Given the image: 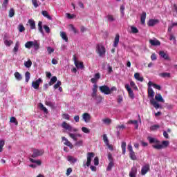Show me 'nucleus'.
Returning a JSON list of instances; mask_svg holds the SVG:
<instances>
[{
    "label": "nucleus",
    "instance_id": "1",
    "mask_svg": "<svg viewBox=\"0 0 177 177\" xmlns=\"http://www.w3.org/2000/svg\"><path fill=\"white\" fill-rule=\"evenodd\" d=\"M147 140H149V143L151 145L154 143L155 145H152L153 149L156 150H161L162 149H165L168 147L169 145V141H162V144L157 138H152V137H147Z\"/></svg>",
    "mask_w": 177,
    "mask_h": 177
},
{
    "label": "nucleus",
    "instance_id": "2",
    "mask_svg": "<svg viewBox=\"0 0 177 177\" xmlns=\"http://www.w3.org/2000/svg\"><path fill=\"white\" fill-rule=\"evenodd\" d=\"M35 48V50H38V49H39V44H38V41H27L25 44V48H26V49H31V48Z\"/></svg>",
    "mask_w": 177,
    "mask_h": 177
},
{
    "label": "nucleus",
    "instance_id": "3",
    "mask_svg": "<svg viewBox=\"0 0 177 177\" xmlns=\"http://www.w3.org/2000/svg\"><path fill=\"white\" fill-rule=\"evenodd\" d=\"M97 53L99 55L100 57H103L106 55V48L102 44L97 45Z\"/></svg>",
    "mask_w": 177,
    "mask_h": 177
},
{
    "label": "nucleus",
    "instance_id": "4",
    "mask_svg": "<svg viewBox=\"0 0 177 177\" xmlns=\"http://www.w3.org/2000/svg\"><path fill=\"white\" fill-rule=\"evenodd\" d=\"M44 153L45 151H44V149H34L32 157V158H37V157H41V156H44Z\"/></svg>",
    "mask_w": 177,
    "mask_h": 177
},
{
    "label": "nucleus",
    "instance_id": "5",
    "mask_svg": "<svg viewBox=\"0 0 177 177\" xmlns=\"http://www.w3.org/2000/svg\"><path fill=\"white\" fill-rule=\"evenodd\" d=\"M99 88L100 92L104 93V95H110V87L107 85L100 86Z\"/></svg>",
    "mask_w": 177,
    "mask_h": 177
},
{
    "label": "nucleus",
    "instance_id": "6",
    "mask_svg": "<svg viewBox=\"0 0 177 177\" xmlns=\"http://www.w3.org/2000/svg\"><path fill=\"white\" fill-rule=\"evenodd\" d=\"M95 157V153L93 152H88L87 153V162L86 163V167H89L91 165V162H92V158Z\"/></svg>",
    "mask_w": 177,
    "mask_h": 177
},
{
    "label": "nucleus",
    "instance_id": "7",
    "mask_svg": "<svg viewBox=\"0 0 177 177\" xmlns=\"http://www.w3.org/2000/svg\"><path fill=\"white\" fill-rule=\"evenodd\" d=\"M73 60H74V63H75V65L77 67V68H81V70H83L84 63L78 62L77 60V57L75 55H73Z\"/></svg>",
    "mask_w": 177,
    "mask_h": 177
},
{
    "label": "nucleus",
    "instance_id": "8",
    "mask_svg": "<svg viewBox=\"0 0 177 177\" xmlns=\"http://www.w3.org/2000/svg\"><path fill=\"white\" fill-rule=\"evenodd\" d=\"M125 88L127 89V91L129 93V97H131V99H134L135 94L133 93V91H132V88H131V87H129V84H125Z\"/></svg>",
    "mask_w": 177,
    "mask_h": 177
},
{
    "label": "nucleus",
    "instance_id": "9",
    "mask_svg": "<svg viewBox=\"0 0 177 177\" xmlns=\"http://www.w3.org/2000/svg\"><path fill=\"white\" fill-rule=\"evenodd\" d=\"M150 171V165L147 164L144 165L141 169V175L145 176Z\"/></svg>",
    "mask_w": 177,
    "mask_h": 177
},
{
    "label": "nucleus",
    "instance_id": "10",
    "mask_svg": "<svg viewBox=\"0 0 177 177\" xmlns=\"http://www.w3.org/2000/svg\"><path fill=\"white\" fill-rule=\"evenodd\" d=\"M62 127L64 128V129H66V131L73 132V127L66 122H62Z\"/></svg>",
    "mask_w": 177,
    "mask_h": 177
},
{
    "label": "nucleus",
    "instance_id": "11",
    "mask_svg": "<svg viewBox=\"0 0 177 177\" xmlns=\"http://www.w3.org/2000/svg\"><path fill=\"white\" fill-rule=\"evenodd\" d=\"M62 139L64 141V145H65V146H68L71 149H74L73 143H71V142H70L66 137H62Z\"/></svg>",
    "mask_w": 177,
    "mask_h": 177
},
{
    "label": "nucleus",
    "instance_id": "12",
    "mask_svg": "<svg viewBox=\"0 0 177 177\" xmlns=\"http://www.w3.org/2000/svg\"><path fill=\"white\" fill-rule=\"evenodd\" d=\"M42 82V79L39 78L37 80L32 82V86L34 89H39V84Z\"/></svg>",
    "mask_w": 177,
    "mask_h": 177
},
{
    "label": "nucleus",
    "instance_id": "13",
    "mask_svg": "<svg viewBox=\"0 0 177 177\" xmlns=\"http://www.w3.org/2000/svg\"><path fill=\"white\" fill-rule=\"evenodd\" d=\"M68 136H70V138L73 139V140H74L75 142H77V140H78V138H82V134H80V133L74 134V133H68Z\"/></svg>",
    "mask_w": 177,
    "mask_h": 177
},
{
    "label": "nucleus",
    "instance_id": "14",
    "mask_svg": "<svg viewBox=\"0 0 177 177\" xmlns=\"http://www.w3.org/2000/svg\"><path fill=\"white\" fill-rule=\"evenodd\" d=\"M82 118L86 123H88V122H91V119L92 118L91 117V114L88 113H84L82 114Z\"/></svg>",
    "mask_w": 177,
    "mask_h": 177
},
{
    "label": "nucleus",
    "instance_id": "15",
    "mask_svg": "<svg viewBox=\"0 0 177 177\" xmlns=\"http://www.w3.org/2000/svg\"><path fill=\"white\" fill-rule=\"evenodd\" d=\"M92 91H93V93L91 94V96L93 99H95V97H97V84L93 85Z\"/></svg>",
    "mask_w": 177,
    "mask_h": 177
},
{
    "label": "nucleus",
    "instance_id": "16",
    "mask_svg": "<svg viewBox=\"0 0 177 177\" xmlns=\"http://www.w3.org/2000/svg\"><path fill=\"white\" fill-rule=\"evenodd\" d=\"M149 44L152 46H160V45H161V42L159 40H157V39H150L149 40Z\"/></svg>",
    "mask_w": 177,
    "mask_h": 177
},
{
    "label": "nucleus",
    "instance_id": "17",
    "mask_svg": "<svg viewBox=\"0 0 177 177\" xmlns=\"http://www.w3.org/2000/svg\"><path fill=\"white\" fill-rule=\"evenodd\" d=\"M154 91L150 86L148 87V97H151V100L154 99Z\"/></svg>",
    "mask_w": 177,
    "mask_h": 177
},
{
    "label": "nucleus",
    "instance_id": "18",
    "mask_svg": "<svg viewBox=\"0 0 177 177\" xmlns=\"http://www.w3.org/2000/svg\"><path fill=\"white\" fill-rule=\"evenodd\" d=\"M137 172H138V169H136V167H132L129 172V176L130 177H136Z\"/></svg>",
    "mask_w": 177,
    "mask_h": 177
},
{
    "label": "nucleus",
    "instance_id": "19",
    "mask_svg": "<svg viewBox=\"0 0 177 177\" xmlns=\"http://www.w3.org/2000/svg\"><path fill=\"white\" fill-rule=\"evenodd\" d=\"M150 103H151V104H152V106H153V107L156 110L158 109H160V104H158V102H157V101H156V100H154V99L150 100Z\"/></svg>",
    "mask_w": 177,
    "mask_h": 177
},
{
    "label": "nucleus",
    "instance_id": "20",
    "mask_svg": "<svg viewBox=\"0 0 177 177\" xmlns=\"http://www.w3.org/2000/svg\"><path fill=\"white\" fill-rule=\"evenodd\" d=\"M118 42H120V35L116 34V35L115 37L114 42H113L114 48H117L118 46Z\"/></svg>",
    "mask_w": 177,
    "mask_h": 177
},
{
    "label": "nucleus",
    "instance_id": "21",
    "mask_svg": "<svg viewBox=\"0 0 177 177\" xmlns=\"http://www.w3.org/2000/svg\"><path fill=\"white\" fill-rule=\"evenodd\" d=\"M61 38L65 41V42H68V37H67V34L66 32L61 31L59 32Z\"/></svg>",
    "mask_w": 177,
    "mask_h": 177
},
{
    "label": "nucleus",
    "instance_id": "22",
    "mask_svg": "<svg viewBox=\"0 0 177 177\" xmlns=\"http://www.w3.org/2000/svg\"><path fill=\"white\" fill-rule=\"evenodd\" d=\"M148 86H153V88H155V89H158V91H161V86L157 84H154L151 82H149L148 83Z\"/></svg>",
    "mask_w": 177,
    "mask_h": 177
},
{
    "label": "nucleus",
    "instance_id": "23",
    "mask_svg": "<svg viewBox=\"0 0 177 177\" xmlns=\"http://www.w3.org/2000/svg\"><path fill=\"white\" fill-rule=\"evenodd\" d=\"M157 23H158V19H150L148 21V26L149 27H153V26H156V24H157Z\"/></svg>",
    "mask_w": 177,
    "mask_h": 177
},
{
    "label": "nucleus",
    "instance_id": "24",
    "mask_svg": "<svg viewBox=\"0 0 177 177\" xmlns=\"http://www.w3.org/2000/svg\"><path fill=\"white\" fill-rule=\"evenodd\" d=\"M155 100H157V102H160L161 103H164V102H165L164 100V98H162V96L161 95V94H156L155 95Z\"/></svg>",
    "mask_w": 177,
    "mask_h": 177
},
{
    "label": "nucleus",
    "instance_id": "25",
    "mask_svg": "<svg viewBox=\"0 0 177 177\" xmlns=\"http://www.w3.org/2000/svg\"><path fill=\"white\" fill-rule=\"evenodd\" d=\"M159 55L160 57H162V59H165V60H169V56L168 54L165 53L164 51L159 52Z\"/></svg>",
    "mask_w": 177,
    "mask_h": 177
},
{
    "label": "nucleus",
    "instance_id": "26",
    "mask_svg": "<svg viewBox=\"0 0 177 177\" xmlns=\"http://www.w3.org/2000/svg\"><path fill=\"white\" fill-rule=\"evenodd\" d=\"M28 23L30 24V30H35L37 27L35 26V21L32 19H29Z\"/></svg>",
    "mask_w": 177,
    "mask_h": 177
},
{
    "label": "nucleus",
    "instance_id": "27",
    "mask_svg": "<svg viewBox=\"0 0 177 177\" xmlns=\"http://www.w3.org/2000/svg\"><path fill=\"white\" fill-rule=\"evenodd\" d=\"M146 12H143L140 16L141 24H145V23H146Z\"/></svg>",
    "mask_w": 177,
    "mask_h": 177
},
{
    "label": "nucleus",
    "instance_id": "28",
    "mask_svg": "<svg viewBox=\"0 0 177 177\" xmlns=\"http://www.w3.org/2000/svg\"><path fill=\"white\" fill-rule=\"evenodd\" d=\"M14 75L17 81H21L23 80V76L19 72H15Z\"/></svg>",
    "mask_w": 177,
    "mask_h": 177
},
{
    "label": "nucleus",
    "instance_id": "29",
    "mask_svg": "<svg viewBox=\"0 0 177 177\" xmlns=\"http://www.w3.org/2000/svg\"><path fill=\"white\" fill-rule=\"evenodd\" d=\"M41 15L44 17L48 19V20H52V17L49 15V13L46 10L41 11Z\"/></svg>",
    "mask_w": 177,
    "mask_h": 177
},
{
    "label": "nucleus",
    "instance_id": "30",
    "mask_svg": "<svg viewBox=\"0 0 177 177\" xmlns=\"http://www.w3.org/2000/svg\"><path fill=\"white\" fill-rule=\"evenodd\" d=\"M19 48H20V43L19 41H17L15 43V46L12 50V52L14 53H17V52L19 51Z\"/></svg>",
    "mask_w": 177,
    "mask_h": 177
},
{
    "label": "nucleus",
    "instance_id": "31",
    "mask_svg": "<svg viewBox=\"0 0 177 177\" xmlns=\"http://www.w3.org/2000/svg\"><path fill=\"white\" fill-rule=\"evenodd\" d=\"M57 82V77L53 76V77L50 79V82H49V83H48V85H49L50 86H52V85H53V84H55V83Z\"/></svg>",
    "mask_w": 177,
    "mask_h": 177
},
{
    "label": "nucleus",
    "instance_id": "32",
    "mask_svg": "<svg viewBox=\"0 0 177 177\" xmlns=\"http://www.w3.org/2000/svg\"><path fill=\"white\" fill-rule=\"evenodd\" d=\"M67 160H68V161H69V162H72V164L77 162V158H75L71 156H68Z\"/></svg>",
    "mask_w": 177,
    "mask_h": 177
},
{
    "label": "nucleus",
    "instance_id": "33",
    "mask_svg": "<svg viewBox=\"0 0 177 177\" xmlns=\"http://www.w3.org/2000/svg\"><path fill=\"white\" fill-rule=\"evenodd\" d=\"M129 157L131 160H133V161H136L138 160V158L136 157V155L135 154V151H133V152L129 153Z\"/></svg>",
    "mask_w": 177,
    "mask_h": 177
},
{
    "label": "nucleus",
    "instance_id": "34",
    "mask_svg": "<svg viewBox=\"0 0 177 177\" xmlns=\"http://www.w3.org/2000/svg\"><path fill=\"white\" fill-rule=\"evenodd\" d=\"M39 107L41 110H42V111H44V113H46V114H48V109H46V107H45L44 106V104L42 103H39Z\"/></svg>",
    "mask_w": 177,
    "mask_h": 177
},
{
    "label": "nucleus",
    "instance_id": "35",
    "mask_svg": "<svg viewBox=\"0 0 177 177\" xmlns=\"http://www.w3.org/2000/svg\"><path fill=\"white\" fill-rule=\"evenodd\" d=\"M24 66L26 67V68H30V67L32 66V62H31V59H28L27 62H25Z\"/></svg>",
    "mask_w": 177,
    "mask_h": 177
},
{
    "label": "nucleus",
    "instance_id": "36",
    "mask_svg": "<svg viewBox=\"0 0 177 177\" xmlns=\"http://www.w3.org/2000/svg\"><path fill=\"white\" fill-rule=\"evenodd\" d=\"M121 148H122V154H125V152H126V150H127V142H122V145H121Z\"/></svg>",
    "mask_w": 177,
    "mask_h": 177
},
{
    "label": "nucleus",
    "instance_id": "37",
    "mask_svg": "<svg viewBox=\"0 0 177 177\" xmlns=\"http://www.w3.org/2000/svg\"><path fill=\"white\" fill-rule=\"evenodd\" d=\"M103 124H105V125H110L111 124V119L110 118H104L102 119Z\"/></svg>",
    "mask_w": 177,
    "mask_h": 177
},
{
    "label": "nucleus",
    "instance_id": "38",
    "mask_svg": "<svg viewBox=\"0 0 177 177\" xmlns=\"http://www.w3.org/2000/svg\"><path fill=\"white\" fill-rule=\"evenodd\" d=\"M30 162H33L34 164H37V165H41L42 164V162L39 160H34L32 158H30Z\"/></svg>",
    "mask_w": 177,
    "mask_h": 177
},
{
    "label": "nucleus",
    "instance_id": "39",
    "mask_svg": "<svg viewBox=\"0 0 177 177\" xmlns=\"http://www.w3.org/2000/svg\"><path fill=\"white\" fill-rule=\"evenodd\" d=\"M160 77H162V78H169L171 77V73H162L160 74Z\"/></svg>",
    "mask_w": 177,
    "mask_h": 177
},
{
    "label": "nucleus",
    "instance_id": "40",
    "mask_svg": "<svg viewBox=\"0 0 177 177\" xmlns=\"http://www.w3.org/2000/svg\"><path fill=\"white\" fill-rule=\"evenodd\" d=\"M106 19H107L108 21H110V22H113L115 20V18H114V16H113L111 15H108L106 16Z\"/></svg>",
    "mask_w": 177,
    "mask_h": 177
},
{
    "label": "nucleus",
    "instance_id": "41",
    "mask_svg": "<svg viewBox=\"0 0 177 177\" xmlns=\"http://www.w3.org/2000/svg\"><path fill=\"white\" fill-rule=\"evenodd\" d=\"M3 146H5V140H0V153L3 151Z\"/></svg>",
    "mask_w": 177,
    "mask_h": 177
},
{
    "label": "nucleus",
    "instance_id": "42",
    "mask_svg": "<svg viewBox=\"0 0 177 177\" xmlns=\"http://www.w3.org/2000/svg\"><path fill=\"white\" fill-rule=\"evenodd\" d=\"M113 167H114V162H109L106 167V171H111Z\"/></svg>",
    "mask_w": 177,
    "mask_h": 177
},
{
    "label": "nucleus",
    "instance_id": "43",
    "mask_svg": "<svg viewBox=\"0 0 177 177\" xmlns=\"http://www.w3.org/2000/svg\"><path fill=\"white\" fill-rule=\"evenodd\" d=\"M38 29H39V32H41V33L44 32V29H42V21H39L38 22Z\"/></svg>",
    "mask_w": 177,
    "mask_h": 177
},
{
    "label": "nucleus",
    "instance_id": "44",
    "mask_svg": "<svg viewBox=\"0 0 177 177\" xmlns=\"http://www.w3.org/2000/svg\"><path fill=\"white\" fill-rule=\"evenodd\" d=\"M131 30L133 34H138V32H139V30H138V28L136 27L131 26Z\"/></svg>",
    "mask_w": 177,
    "mask_h": 177
},
{
    "label": "nucleus",
    "instance_id": "45",
    "mask_svg": "<svg viewBox=\"0 0 177 177\" xmlns=\"http://www.w3.org/2000/svg\"><path fill=\"white\" fill-rule=\"evenodd\" d=\"M4 44L6 46H10L13 44V41L6 39L4 40Z\"/></svg>",
    "mask_w": 177,
    "mask_h": 177
},
{
    "label": "nucleus",
    "instance_id": "46",
    "mask_svg": "<svg viewBox=\"0 0 177 177\" xmlns=\"http://www.w3.org/2000/svg\"><path fill=\"white\" fill-rule=\"evenodd\" d=\"M9 17H13L15 16V9L10 8L8 13Z\"/></svg>",
    "mask_w": 177,
    "mask_h": 177
},
{
    "label": "nucleus",
    "instance_id": "47",
    "mask_svg": "<svg viewBox=\"0 0 177 177\" xmlns=\"http://www.w3.org/2000/svg\"><path fill=\"white\" fill-rule=\"evenodd\" d=\"M160 125L158 124H155L153 126H151L150 129L151 131H157V129H159Z\"/></svg>",
    "mask_w": 177,
    "mask_h": 177
},
{
    "label": "nucleus",
    "instance_id": "48",
    "mask_svg": "<svg viewBox=\"0 0 177 177\" xmlns=\"http://www.w3.org/2000/svg\"><path fill=\"white\" fill-rule=\"evenodd\" d=\"M10 122H12V124H15V125H17L19 122H17V120H16V118L11 117L10 119Z\"/></svg>",
    "mask_w": 177,
    "mask_h": 177
},
{
    "label": "nucleus",
    "instance_id": "49",
    "mask_svg": "<svg viewBox=\"0 0 177 177\" xmlns=\"http://www.w3.org/2000/svg\"><path fill=\"white\" fill-rule=\"evenodd\" d=\"M103 140H104V143H105V145H109V138H107V135H106V134L103 135Z\"/></svg>",
    "mask_w": 177,
    "mask_h": 177
},
{
    "label": "nucleus",
    "instance_id": "50",
    "mask_svg": "<svg viewBox=\"0 0 177 177\" xmlns=\"http://www.w3.org/2000/svg\"><path fill=\"white\" fill-rule=\"evenodd\" d=\"M108 160L109 162H114V158H113L111 153H108Z\"/></svg>",
    "mask_w": 177,
    "mask_h": 177
},
{
    "label": "nucleus",
    "instance_id": "51",
    "mask_svg": "<svg viewBox=\"0 0 177 177\" xmlns=\"http://www.w3.org/2000/svg\"><path fill=\"white\" fill-rule=\"evenodd\" d=\"M18 30H19V32H23L24 31L26 30V28H24V26L21 24V25H19Z\"/></svg>",
    "mask_w": 177,
    "mask_h": 177
},
{
    "label": "nucleus",
    "instance_id": "52",
    "mask_svg": "<svg viewBox=\"0 0 177 177\" xmlns=\"http://www.w3.org/2000/svg\"><path fill=\"white\" fill-rule=\"evenodd\" d=\"M82 132H84V133H91V130H89V129L86 128V127H82Z\"/></svg>",
    "mask_w": 177,
    "mask_h": 177
},
{
    "label": "nucleus",
    "instance_id": "53",
    "mask_svg": "<svg viewBox=\"0 0 177 177\" xmlns=\"http://www.w3.org/2000/svg\"><path fill=\"white\" fill-rule=\"evenodd\" d=\"M26 82H28L30 81V72L27 71L25 73Z\"/></svg>",
    "mask_w": 177,
    "mask_h": 177
},
{
    "label": "nucleus",
    "instance_id": "54",
    "mask_svg": "<svg viewBox=\"0 0 177 177\" xmlns=\"http://www.w3.org/2000/svg\"><path fill=\"white\" fill-rule=\"evenodd\" d=\"M62 118H64V120H70V115H68V113H63L62 114Z\"/></svg>",
    "mask_w": 177,
    "mask_h": 177
},
{
    "label": "nucleus",
    "instance_id": "55",
    "mask_svg": "<svg viewBox=\"0 0 177 177\" xmlns=\"http://www.w3.org/2000/svg\"><path fill=\"white\" fill-rule=\"evenodd\" d=\"M9 3V0H4V1L2 3V6L3 8H4L5 9H6L8 4Z\"/></svg>",
    "mask_w": 177,
    "mask_h": 177
},
{
    "label": "nucleus",
    "instance_id": "56",
    "mask_svg": "<svg viewBox=\"0 0 177 177\" xmlns=\"http://www.w3.org/2000/svg\"><path fill=\"white\" fill-rule=\"evenodd\" d=\"M60 85H62V82L57 81V84L54 85V89H57L60 87Z\"/></svg>",
    "mask_w": 177,
    "mask_h": 177
},
{
    "label": "nucleus",
    "instance_id": "57",
    "mask_svg": "<svg viewBox=\"0 0 177 177\" xmlns=\"http://www.w3.org/2000/svg\"><path fill=\"white\" fill-rule=\"evenodd\" d=\"M124 10H125V6H120V13H121L122 16H124V15H125V12H124Z\"/></svg>",
    "mask_w": 177,
    "mask_h": 177
},
{
    "label": "nucleus",
    "instance_id": "58",
    "mask_svg": "<svg viewBox=\"0 0 177 177\" xmlns=\"http://www.w3.org/2000/svg\"><path fill=\"white\" fill-rule=\"evenodd\" d=\"M47 51L48 53V55H50L55 52V49L52 48L51 47H48L47 48Z\"/></svg>",
    "mask_w": 177,
    "mask_h": 177
},
{
    "label": "nucleus",
    "instance_id": "59",
    "mask_svg": "<svg viewBox=\"0 0 177 177\" xmlns=\"http://www.w3.org/2000/svg\"><path fill=\"white\" fill-rule=\"evenodd\" d=\"M44 28L46 32H47L48 34H49V32H50V28H49V26L44 25Z\"/></svg>",
    "mask_w": 177,
    "mask_h": 177
},
{
    "label": "nucleus",
    "instance_id": "60",
    "mask_svg": "<svg viewBox=\"0 0 177 177\" xmlns=\"http://www.w3.org/2000/svg\"><path fill=\"white\" fill-rule=\"evenodd\" d=\"M32 5L35 8H38V0H32Z\"/></svg>",
    "mask_w": 177,
    "mask_h": 177
},
{
    "label": "nucleus",
    "instance_id": "61",
    "mask_svg": "<svg viewBox=\"0 0 177 177\" xmlns=\"http://www.w3.org/2000/svg\"><path fill=\"white\" fill-rule=\"evenodd\" d=\"M94 100H97V102H99V103H100V102L103 100V97L100 95H98L95 98H94Z\"/></svg>",
    "mask_w": 177,
    "mask_h": 177
},
{
    "label": "nucleus",
    "instance_id": "62",
    "mask_svg": "<svg viewBox=\"0 0 177 177\" xmlns=\"http://www.w3.org/2000/svg\"><path fill=\"white\" fill-rule=\"evenodd\" d=\"M72 172H73V169H71V167L68 168L66 170V176H69L70 174H71Z\"/></svg>",
    "mask_w": 177,
    "mask_h": 177
},
{
    "label": "nucleus",
    "instance_id": "63",
    "mask_svg": "<svg viewBox=\"0 0 177 177\" xmlns=\"http://www.w3.org/2000/svg\"><path fill=\"white\" fill-rule=\"evenodd\" d=\"M82 140H80L75 143V146H82Z\"/></svg>",
    "mask_w": 177,
    "mask_h": 177
},
{
    "label": "nucleus",
    "instance_id": "64",
    "mask_svg": "<svg viewBox=\"0 0 177 177\" xmlns=\"http://www.w3.org/2000/svg\"><path fill=\"white\" fill-rule=\"evenodd\" d=\"M94 165H99V158L95 157L94 158Z\"/></svg>",
    "mask_w": 177,
    "mask_h": 177
}]
</instances>
